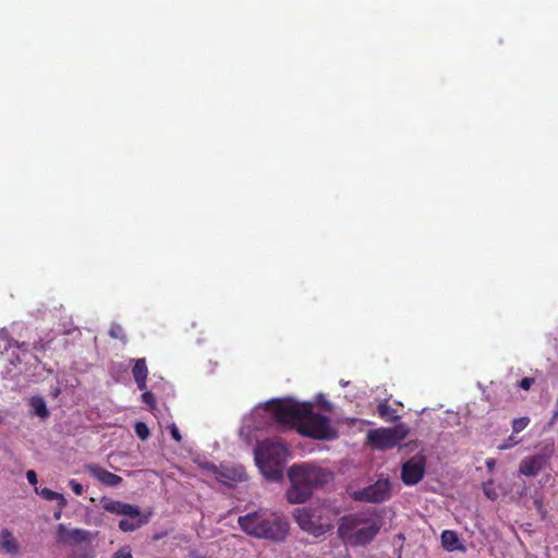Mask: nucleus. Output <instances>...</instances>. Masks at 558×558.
I'll return each mask as SVG.
<instances>
[{"label": "nucleus", "instance_id": "1", "mask_svg": "<svg viewBox=\"0 0 558 558\" xmlns=\"http://www.w3.org/2000/svg\"><path fill=\"white\" fill-rule=\"evenodd\" d=\"M267 412L271 418L281 425L296 428L301 435L330 440L337 437V428L330 418L313 412L311 402H299L294 399H278L268 401L265 407L255 409Z\"/></svg>", "mask_w": 558, "mask_h": 558}, {"label": "nucleus", "instance_id": "2", "mask_svg": "<svg viewBox=\"0 0 558 558\" xmlns=\"http://www.w3.org/2000/svg\"><path fill=\"white\" fill-rule=\"evenodd\" d=\"M290 487L286 496L290 504H303L313 494V490L331 480V474L324 469L310 464H293L288 470Z\"/></svg>", "mask_w": 558, "mask_h": 558}, {"label": "nucleus", "instance_id": "3", "mask_svg": "<svg viewBox=\"0 0 558 558\" xmlns=\"http://www.w3.org/2000/svg\"><path fill=\"white\" fill-rule=\"evenodd\" d=\"M380 518L372 511L350 513L340 519L339 536L352 546H365L379 533Z\"/></svg>", "mask_w": 558, "mask_h": 558}, {"label": "nucleus", "instance_id": "4", "mask_svg": "<svg viewBox=\"0 0 558 558\" xmlns=\"http://www.w3.org/2000/svg\"><path fill=\"white\" fill-rule=\"evenodd\" d=\"M255 463L264 477L279 481L283 475V468L290 458L287 446L278 439H266L257 444Z\"/></svg>", "mask_w": 558, "mask_h": 558}, {"label": "nucleus", "instance_id": "5", "mask_svg": "<svg viewBox=\"0 0 558 558\" xmlns=\"http://www.w3.org/2000/svg\"><path fill=\"white\" fill-rule=\"evenodd\" d=\"M288 519L281 514L268 510L246 514V534L259 538L282 541L288 535Z\"/></svg>", "mask_w": 558, "mask_h": 558}, {"label": "nucleus", "instance_id": "6", "mask_svg": "<svg viewBox=\"0 0 558 558\" xmlns=\"http://www.w3.org/2000/svg\"><path fill=\"white\" fill-rule=\"evenodd\" d=\"M338 511L329 505L298 508L293 517L299 526L314 535L319 536L331 530Z\"/></svg>", "mask_w": 558, "mask_h": 558}, {"label": "nucleus", "instance_id": "7", "mask_svg": "<svg viewBox=\"0 0 558 558\" xmlns=\"http://www.w3.org/2000/svg\"><path fill=\"white\" fill-rule=\"evenodd\" d=\"M409 434V427L399 423L393 427H380L367 433L368 442L379 450L390 449L397 446Z\"/></svg>", "mask_w": 558, "mask_h": 558}, {"label": "nucleus", "instance_id": "8", "mask_svg": "<svg viewBox=\"0 0 558 558\" xmlns=\"http://www.w3.org/2000/svg\"><path fill=\"white\" fill-rule=\"evenodd\" d=\"M390 496L388 480H378L375 484L354 494L355 499L368 502H381Z\"/></svg>", "mask_w": 558, "mask_h": 558}, {"label": "nucleus", "instance_id": "9", "mask_svg": "<svg viewBox=\"0 0 558 558\" xmlns=\"http://www.w3.org/2000/svg\"><path fill=\"white\" fill-rule=\"evenodd\" d=\"M425 473V457L416 454L402 465L401 477L404 484L415 485Z\"/></svg>", "mask_w": 558, "mask_h": 558}, {"label": "nucleus", "instance_id": "10", "mask_svg": "<svg viewBox=\"0 0 558 558\" xmlns=\"http://www.w3.org/2000/svg\"><path fill=\"white\" fill-rule=\"evenodd\" d=\"M548 458L545 454L525 457L519 466V472L525 476H536L547 464Z\"/></svg>", "mask_w": 558, "mask_h": 558}, {"label": "nucleus", "instance_id": "11", "mask_svg": "<svg viewBox=\"0 0 558 558\" xmlns=\"http://www.w3.org/2000/svg\"><path fill=\"white\" fill-rule=\"evenodd\" d=\"M87 470L96 480H98L101 484L114 487L122 483V477L109 472L108 470L97 465V464H89L87 465Z\"/></svg>", "mask_w": 558, "mask_h": 558}, {"label": "nucleus", "instance_id": "12", "mask_svg": "<svg viewBox=\"0 0 558 558\" xmlns=\"http://www.w3.org/2000/svg\"><path fill=\"white\" fill-rule=\"evenodd\" d=\"M135 513L125 514L119 521V529L123 532H133L148 522V519L141 513L140 507H133Z\"/></svg>", "mask_w": 558, "mask_h": 558}, {"label": "nucleus", "instance_id": "13", "mask_svg": "<svg viewBox=\"0 0 558 558\" xmlns=\"http://www.w3.org/2000/svg\"><path fill=\"white\" fill-rule=\"evenodd\" d=\"M100 506L105 511L117 515L124 517L125 514L135 513L133 509L135 505L126 504L120 500H114L106 496L100 499Z\"/></svg>", "mask_w": 558, "mask_h": 558}, {"label": "nucleus", "instance_id": "14", "mask_svg": "<svg viewBox=\"0 0 558 558\" xmlns=\"http://www.w3.org/2000/svg\"><path fill=\"white\" fill-rule=\"evenodd\" d=\"M0 548L11 556H17L20 554V544L13 533L8 529L0 531Z\"/></svg>", "mask_w": 558, "mask_h": 558}, {"label": "nucleus", "instance_id": "15", "mask_svg": "<svg viewBox=\"0 0 558 558\" xmlns=\"http://www.w3.org/2000/svg\"><path fill=\"white\" fill-rule=\"evenodd\" d=\"M134 380L140 390L146 389V380L148 376V368L145 359L134 360V366L132 368Z\"/></svg>", "mask_w": 558, "mask_h": 558}, {"label": "nucleus", "instance_id": "16", "mask_svg": "<svg viewBox=\"0 0 558 558\" xmlns=\"http://www.w3.org/2000/svg\"><path fill=\"white\" fill-rule=\"evenodd\" d=\"M441 545L448 551H454L458 549L464 550L458 534L451 530H446L441 533Z\"/></svg>", "mask_w": 558, "mask_h": 558}, {"label": "nucleus", "instance_id": "17", "mask_svg": "<svg viewBox=\"0 0 558 558\" xmlns=\"http://www.w3.org/2000/svg\"><path fill=\"white\" fill-rule=\"evenodd\" d=\"M35 492H36V494H38L39 496H41L46 500H49V501L57 500L58 501V507L60 509L65 508V506L68 504L65 497L62 494L57 493V492H54V490H52L50 488H47V487H44V488L35 487Z\"/></svg>", "mask_w": 558, "mask_h": 558}, {"label": "nucleus", "instance_id": "18", "mask_svg": "<svg viewBox=\"0 0 558 558\" xmlns=\"http://www.w3.org/2000/svg\"><path fill=\"white\" fill-rule=\"evenodd\" d=\"M29 405L32 407L33 414L43 420L47 418L50 414L45 399L40 396L32 397L29 400Z\"/></svg>", "mask_w": 558, "mask_h": 558}, {"label": "nucleus", "instance_id": "19", "mask_svg": "<svg viewBox=\"0 0 558 558\" xmlns=\"http://www.w3.org/2000/svg\"><path fill=\"white\" fill-rule=\"evenodd\" d=\"M378 414L387 422H395L399 418L397 411L388 404V401H381L378 404Z\"/></svg>", "mask_w": 558, "mask_h": 558}, {"label": "nucleus", "instance_id": "20", "mask_svg": "<svg viewBox=\"0 0 558 558\" xmlns=\"http://www.w3.org/2000/svg\"><path fill=\"white\" fill-rule=\"evenodd\" d=\"M134 430L141 440H146L150 435L149 428L144 422H136L134 425Z\"/></svg>", "mask_w": 558, "mask_h": 558}, {"label": "nucleus", "instance_id": "21", "mask_svg": "<svg viewBox=\"0 0 558 558\" xmlns=\"http://www.w3.org/2000/svg\"><path fill=\"white\" fill-rule=\"evenodd\" d=\"M109 336L113 339H119L123 342L126 341V335L124 332V329L119 324L111 325L110 330H109Z\"/></svg>", "mask_w": 558, "mask_h": 558}, {"label": "nucleus", "instance_id": "22", "mask_svg": "<svg viewBox=\"0 0 558 558\" xmlns=\"http://www.w3.org/2000/svg\"><path fill=\"white\" fill-rule=\"evenodd\" d=\"M89 537V532L83 529H74L71 530V538L74 543H82L87 541Z\"/></svg>", "mask_w": 558, "mask_h": 558}, {"label": "nucleus", "instance_id": "23", "mask_svg": "<svg viewBox=\"0 0 558 558\" xmlns=\"http://www.w3.org/2000/svg\"><path fill=\"white\" fill-rule=\"evenodd\" d=\"M210 469L216 474L217 480H219L222 483L228 484L229 481L235 480V472H229L228 474L226 472H219L218 468L214 464L211 465Z\"/></svg>", "mask_w": 558, "mask_h": 558}, {"label": "nucleus", "instance_id": "24", "mask_svg": "<svg viewBox=\"0 0 558 558\" xmlns=\"http://www.w3.org/2000/svg\"><path fill=\"white\" fill-rule=\"evenodd\" d=\"M57 536L58 542L65 543L71 538V530H69L64 524H59L57 527Z\"/></svg>", "mask_w": 558, "mask_h": 558}, {"label": "nucleus", "instance_id": "25", "mask_svg": "<svg viewBox=\"0 0 558 558\" xmlns=\"http://www.w3.org/2000/svg\"><path fill=\"white\" fill-rule=\"evenodd\" d=\"M529 423H530V418L527 416H522V417L513 420V422H512L513 433L522 432L523 429L526 428Z\"/></svg>", "mask_w": 558, "mask_h": 558}, {"label": "nucleus", "instance_id": "26", "mask_svg": "<svg viewBox=\"0 0 558 558\" xmlns=\"http://www.w3.org/2000/svg\"><path fill=\"white\" fill-rule=\"evenodd\" d=\"M142 401L150 408H155L156 405V398L151 391H144L142 393Z\"/></svg>", "mask_w": 558, "mask_h": 558}, {"label": "nucleus", "instance_id": "27", "mask_svg": "<svg viewBox=\"0 0 558 558\" xmlns=\"http://www.w3.org/2000/svg\"><path fill=\"white\" fill-rule=\"evenodd\" d=\"M484 493L490 500H495L497 498V493L495 492L494 484L492 482L484 485Z\"/></svg>", "mask_w": 558, "mask_h": 558}, {"label": "nucleus", "instance_id": "28", "mask_svg": "<svg viewBox=\"0 0 558 558\" xmlns=\"http://www.w3.org/2000/svg\"><path fill=\"white\" fill-rule=\"evenodd\" d=\"M69 486L71 487V489L73 490V493L76 495V496H81L83 495L84 493V487L81 483H78L77 481L75 480H71L69 482Z\"/></svg>", "mask_w": 558, "mask_h": 558}, {"label": "nucleus", "instance_id": "29", "mask_svg": "<svg viewBox=\"0 0 558 558\" xmlns=\"http://www.w3.org/2000/svg\"><path fill=\"white\" fill-rule=\"evenodd\" d=\"M113 558H133V556L129 547H122L114 554Z\"/></svg>", "mask_w": 558, "mask_h": 558}, {"label": "nucleus", "instance_id": "30", "mask_svg": "<svg viewBox=\"0 0 558 558\" xmlns=\"http://www.w3.org/2000/svg\"><path fill=\"white\" fill-rule=\"evenodd\" d=\"M520 442V439H515L514 436H510L505 444L500 445L499 446V449L500 450H507L509 448H511L512 446L517 445Z\"/></svg>", "mask_w": 558, "mask_h": 558}, {"label": "nucleus", "instance_id": "31", "mask_svg": "<svg viewBox=\"0 0 558 558\" xmlns=\"http://www.w3.org/2000/svg\"><path fill=\"white\" fill-rule=\"evenodd\" d=\"M316 403L322 405L324 409L326 410H331V403L329 401H327L323 395H318L316 397Z\"/></svg>", "mask_w": 558, "mask_h": 558}, {"label": "nucleus", "instance_id": "32", "mask_svg": "<svg viewBox=\"0 0 558 558\" xmlns=\"http://www.w3.org/2000/svg\"><path fill=\"white\" fill-rule=\"evenodd\" d=\"M73 558H94V555L87 549H81L73 554Z\"/></svg>", "mask_w": 558, "mask_h": 558}, {"label": "nucleus", "instance_id": "33", "mask_svg": "<svg viewBox=\"0 0 558 558\" xmlns=\"http://www.w3.org/2000/svg\"><path fill=\"white\" fill-rule=\"evenodd\" d=\"M170 434H171L172 438H173L175 441H178V442H180V441H181L182 436H181V434H180L179 428L175 426V424H172V425L170 426Z\"/></svg>", "mask_w": 558, "mask_h": 558}, {"label": "nucleus", "instance_id": "34", "mask_svg": "<svg viewBox=\"0 0 558 558\" xmlns=\"http://www.w3.org/2000/svg\"><path fill=\"white\" fill-rule=\"evenodd\" d=\"M534 383V379L533 378H530V377H524L521 379L520 381V387L524 390H529L532 386V384Z\"/></svg>", "mask_w": 558, "mask_h": 558}, {"label": "nucleus", "instance_id": "35", "mask_svg": "<svg viewBox=\"0 0 558 558\" xmlns=\"http://www.w3.org/2000/svg\"><path fill=\"white\" fill-rule=\"evenodd\" d=\"M26 478L29 482V484H32V485H36L37 484V474H36V472L34 470H28L26 472Z\"/></svg>", "mask_w": 558, "mask_h": 558}, {"label": "nucleus", "instance_id": "36", "mask_svg": "<svg viewBox=\"0 0 558 558\" xmlns=\"http://www.w3.org/2000/svg\"><path fill=\"white\" fill-rule=\"evenodd\" d=\"M485 464L489 471H493L496 465V461L495 459H487Z\"/></svg>", "mask_w": 558, "mask_h": 558}, {"label": "nucleus", "instance_id": "37", "mask_svg": "<svg viewBox=\"0 0 558 558\" xmlns=\"http://www.w3.org/2000/svg\"><path fill=\"white\" fill-rule=\"evenodd\" d=\"M238 523L244 530V523H245L244 515L239 517Z\"/></svg>", "mask_w": 558, "mask_h": 558}, {"label": "nucleus", "instance_id": "38", "mask_svg": "<svg viewBox=\"0 0 558 558\" xmlns=\"http://www.w3.org/2000/svg\"><path fill=\"white\" fill-rule=\"evenodd\" d=\"M62 510H63V509H60V508L58 507V511H56V512H54V514H53V517H54V519H56V520H59V519L61 518Z\"/></svg>", "mask_w": 558, "mask_h": 558}, {"label": "nucleus", "instance_id": "39", "mask_svg": "<svg viewBox=\"0 0 558 558\" xmlns=\"http://www.w3.org/2000/svg\"><path fill=\"white\" fill-rule=\"evenodd\" d=\"M535 505H536L537 509L541 511L543 508L542 502L539 500H535Z\"/></svg>", "mask_w": 558, "mask_h": 558}, {"label": "nucleus", "instance_id": "40", "mask_svg": "<svg viewBox=\"0 0 558 558\" xmlns=\"http://www.w3.org/2000/svg\"><path fill=\"white\" fill-rule=\"evenodd\" d=\"M340 384H341V386L345 387L349 383L344 381V380H341Z\"/></svg>", "mask_w": 558, "mask_h": 558}]
</instances>
